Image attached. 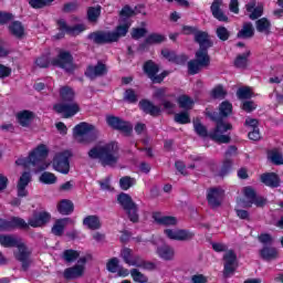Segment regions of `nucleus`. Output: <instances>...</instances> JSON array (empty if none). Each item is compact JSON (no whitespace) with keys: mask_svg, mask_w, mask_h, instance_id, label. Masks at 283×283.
Masks as SVG:
<instances>
[{"mask_svg":"<svg viewBox=\"0 0 283 283\" xmlns=\"http://www.w3.org/2000/svg\"><path fill=\"white\" fill-rule=\"evenodd\" d=\"M117 202L124 209L130 222H134V223L138 222L139 220L138 205L134 202V199H132V196L125 192H122L117 196Z\"/></svg>","mask_w":283,"mask_h":283,"instance_id":"obj_6","label":"nucleus"},{"mask_svg":"<svg viewBox=\"0 0 283 283\" xmlns=\"http://www.w3.org/2000/svg\"><path fill=\"white\" fill-rule=\"evenodd\" d=\"M21 243V239L12 234H0V244L6 249H14Z\"/></svg>","mask_w":283,"mask_h":283,"instance_id":"obj_25","label":"nucleus"},{"mask_svg":"<svg viewBox=\"0 0 283 283\" xmlns=\"http://www.w3.org/2000/svg\"><path fill=\"white\" fill-rule=\"evenodd\" d=\"M247 12H249V19L251 21H255L260 19L264 14V6L262 3H256L255 0H251L248 4H245Z\"/></svg>","mask_w":283,"mask_h":283,"instance_id":"obj_20","label":"nucleus"},{"mask_svg":"<svg viewBox=\"0 0 283 283\" xmlns=\"http://www.w3.org/2000/svg\"><path fill=\"white\" fill-rule=\"evenodd\" d=\"M78 10V2H69L65 3L62 8V11L65 13L76 12Z\"/></svg>","mask_w":283,"mask_h":283,"instance_id":"obj_59","label":"nucleus"},{"mask_svg":"<svg viewBox=\"0 0 283 283\" xmlns=\"http://www.w3.org/2000/svg\"><path fill=\"white\" fill-rule=\"evenodd\" d=\"M145 34H147V29L135 28L132 31V39H135L136 41H138V39H143V36H145Z\"/></svg>","mask_w":283,"mask_h":283,"instance_id":"obj_56","label":"nucleus"},{"mask_svg":"<svg viewBox=\"0 0 283 283\" xmlns=\"http://www.w3.org/2000/svg\"><path fill=\"white\" fill-rule=\"evenodd\" d=\"M216 34L220 41H229V38L231 36V32H229V29L226 27H218Z\"/></svg>","mask_w":283,"mask_h":283,"instance_id":"obj_50","label":"nucleus"},{"mask_svg":"<svg viewBox=\"0 0 283 283\" xmlns=\"http://www.w3.org/2000/svg\"><path fill=\"white\" fill-rule=\"evenodd\" d=\"M38 67H50V55H42L35 60Z\"/></svg>","mask_w":283,"mask_h":283,"instance_id":"obj_55","label":"nucleus"},{"mask_svg":"<svg viewBox=\"0 0 283 283\" xmlns=\"http://www.w3.org/2000/svg\"><path fill=\"white\" fill-rule=\"evenodd\" d=\"M223 277H231L238 269V255L233 250H229L223 254Z\"/></svg>","mask_w":283,"mask_h":283,"instance_id":"obj_14","label":"nucleus"},{"mask_svg":"<svg viewBox=\"0 0 283 283\" xmlns=\"http://www.w3.org/2000/svg\"><path fill=\"white\" fill-rule=\"evenodd\" d=\"M256 32L261 34L269 35L271 34V21L266 18H261L255 21Z\"/></svg>","mask_w":283,"mask_h":283,"instance_id":"obj_32","label":"nucleus"},{"mask_svg":"<svg viewBox=\"0 0 283 283\" xmlns=\"http://www.w3.org/2000/svg\"><path fill=\"white\" fill-rule=\"evenodd\" d=\"M81 253L78 251L70 249L65 250L62 254L63 260H65L69 264L72 262H76L78 260Z\"/></svg>","mask_w":283,"mask_h":283,"instance_id":"obj_44","label":"nucleus"},{"mask_svg":"<svg viewBox=\"0 0 283 283\" xmlns=\"http://www.w3.org/2000/svg\"><path fill=\"white\" fill-rule=\"evenodd\" d=\"M52 65L65 70V72H74V56L70 51H60L57 56L51 61Z\"/></svg>","mask_w":283,"mask_h":283,"instance_id":"obj_11","label":"nucleus"},{"mask_svg":"<svg viewBox=\"0 0 283 283\" xmlns=\"http://www.w3.org/2000/svg\"><path fill=\"white\" fill-rule=\"evenodd\" d=\"M164 41H167V38L160 33H151L149 34L145 42L139 45V48H145L147 45H156L159 43H164Z\"/></svg>","mask_w":283,"mask_h":283,"instance_id":"obj_31","label":"nucleus"},{"mask_svg":"<svg viewBox=\"0 0 283 283\" xmlns=\"http://www.w3.org/2000/svg\"><path fill=\"white\" fill-rule=\"evenodd\" d=\"M57 30H60V34L56 35V39H63L65 34H69V36H78L82 32H85L87 30V27L85 24H75L73 27H70L67 24V21L65 19L57 20Z\"/></svg>","mask_w":283,"mask_h":283,"instance_id":"obj_9","label":"nucleus"},{"mask_svg":"<svg viewBox=\"0 0 283 283\" xmlns=\"http://www.w3.org/2000/svg\"><path fill=\"white\" fill-rule=\"evenodd\" d=\"M107 74V66L102 62H98L95 66L88 65L85 71V76L94 81V78H98V76H105Z\"/></svg>","mask_w":283,"mask_h":283,"instance_id":"obj_19","label":"nucleus"},{"mask_svg":"<svg viewBox=\"0 0 283 283\" xmlns=\"http://www.w3.org/2000/svg\"><path fill=\"white\" fill-rule=\"evenodd\" d=\"M31 181L32 175L30 172L25 171L21 175L17 186L19 198H25V196H28V190L25 189V187H28Z\"/></svg>","mask_w":283,"mask_h":283,"instance_id":"obj_22","label":"nucleus"},{"mask_svg":"<svg viewBox=\"0 0 283 283\" xmlns=\"http://www.w3.org/2000/svg\"><path fill=\"white\" fill-rule=\"evenodd\" d=\"M222 198H224V190H222V188L214 187L208 190L207 200L212 209H218V207L222 205Z\"/></svg>","mask_w":283,"mask_h":283,"instance_id":"obj_18","label":"nucleus"},{"mask_svg":"<svg viewBox=\"0 0 283 283\" xmlns=\"http://www.w3.org/2000/svg\"><path fill=\"white\" fill-rule=\"evenodd\" d=\"M168 72L167 71H164L163 73H160L159 75L158 74H155L154 76H150V81H153V83H160L161 81H165V78L168 76Z\"/></svg>","mask_w":283,"mask_h":283,"instance_id":"obj_63","label":"nucleus"},{"mask_svg":"<svg viewBox=\"0 0 283 283\" xmlns=\"http://www.w3.org/2000/svg\"><path fill=\"white\" fill-rule=\"evenodd\" d=\"M195 41L199 44V50L201 54H209V48H213V42L209 39V33L205 31H197L195 33Z\"/></svg>","mask_w":283,"mask_h":283,"instance_id":"obj_17","label":"nucleus"},{"mask_svg":"<svg viewBox=\"0 0 283 283\" xmlns=\"http://www.w3.org/2000/svg\"><path fill=\"white\" fill-rule=\"evenodd\" d=\"M136 14V11L126 4L119 12V23L114 31H95L87 35V40L92 41L96 45H105L107 43H118L123 36H127L129 28H132V17Z\"/></svg>","mask_w":283,"mask_h":283,"instance_id":"obj_1","label":"nucleus"},{"mask_svg":"<svg viewBox=\"0 0 283 283\" xmlns=\"http://www.w3.org/2000/svg\"><path fill=\"white\" fill-rule=\"evenodd\" d=\"M73 134L80 138V143H92L96 140L98 130L94 125L82 122L73 128Z\"/></svg>","mask_w":283,"mask_h":283,"instance_id":"obj_7","label":"nucleus"},{"mask_svg":"<svg viewBox=\"0 0 283 283\" xmlns=\"http://www.w3.org/2000/svg\"><path fill=\"white\" fill-rule=\"evenodd\" d=\"M196 59L188 62V74L195 76V74H200L205 67L211 65V57L209 54L202 52H196Z\"/></svg>","mask_w":283,"mask_h":283,"instance_id":"obj_8","label":"nucleus"},{"mask_svg":"<svg viewBox=\"0 0 283 283\" xmlns=\"http://www.w3.org/2000/svg\"><path fill=\"white\" fill-rule=\"evenodd\" d=\"M243 193L248 200L244 207H253V205L255 207H264V205H266V198L258 195L252 187H245Z\"/></svg>","mask_w":283,"mask_h":283,"instance_id":"obj_16","label":"nucleus"},{"mask_svg":"<svg viewBox=\"0 0 283 283\" xmlns=\"http://www.w3.org/2000/svg\"><path fill=\"white\" fill-rule=\"evenodd\" d=\"M33 117H34V114L30 111H23V112L18 113V115H17L18 123L22 127H28L30 125V123H32Z\"/></svg>","mask_w":283,"mask_h":283,"instance_id":"obj_38","label":"nucleus"},{"mask_svg":"<svg viewBox=\"0 0 283 283\" xmlns=\"http://www.w3.org/2000/svg\"><path fill=\"white\" fill-rule=\"evenodd\" d=\"M237 96L240 101L251 98V90L249 87H242L237 91Z\"/></svg>","mask_w":283,"mask_h":283,"instance_id":"obj_57","label":"nucleus"},{"mask_svg":"<svg viewBox=\"0 0 283 283\" xmlns=\"http://www.w3.org/2000/svg\"><path fill=\"white\" fill-rule=\"evenodd\" d=\"M101 10L102 7L98 4L96 7H90L87 9V20L90 21V23H96L98 21V19L101 18Z\"/></svg>","mask_w":283,"mask_h":283,"instance_id":"obj_40","label":"nucleus"},{"mask_svg":"<svg viewBox=\"0 0 283 283\" xmlns=\"http://www.w3.org/2000/svg\"><path fill=\"white\" fill-rule=\"evenodd\" d=\"M249 56H251V52H245L237 56L234 60V66L239 70H245L247 65H249Z\"/></svg>","mask_w":283,"mask_h":283,"instance_id":"obj_43","label":"nucleus"},{"mask_svg":"<svg viewBox=\"0 0 283 283\" xmlns=\"http://www.w3.org/2000/svg\"><path fill=\"white\" fill-rule=\"evenodd\" d=\"M60 98L62 103H74V90L70 86H62L60 88Z\"/></svg>","mask_w":283,"mask_h":283,"instance_id":"obj_37","label":"nucleus"},{"mask_svg":"<svg viewBox=\"0 0 283 283\" xmlns=\"http://www.w3.org/2000/svg\"><path fill=\"white\" fill-rule=\"evenodd\" d=\"M56 180V176L50 171H44L40 176V182H43V185H55Z\"/></svg>","mask_w":283,"mask_h":283,"instance_id":"obj_47","label":"nucleus"},{"mask_svg":"<svg viewBox=\"0 0 283 283\" xmlns=\"http://www.w3.org/2000/svg\"><path fill=\"white\" fill-rule=\"evenodd\" d=\"M157 254L159 255V258H161V260H174V248H171L170 245H161L157 248Z\"/></svg>","mask_w":283,"mask_h":283,"instance_id":"obj_35","label":"nucleus"},{"mask_svg":"<svg viewBox=\"0 0 283 283\" xmlns=\"http://www.w3.org/2000/svg\"><path fill=\"white\" fill-rule=\"evenodd\" d=\"M161 55L164 59H167V61H170L171 63H175L176 60V52L175 51H169V49H164L161 51Z\"/></svg>","mask_w":283,"mask_h":283,"instance_id":"obj_61","label":"nucleus"},{"mask_svg":"<svg viewBox=\"0 0 283 283\" xmlns=\"http://www.w3.org/2000/svg\"><path fill=\"white\" fill-rule=\"evenodd\" d=\"M144 72H145V74H147L148 78H150L151 76H154L155 74H158V72H160V67L154 61L148 60L144 64Z\"/></svg>","mask_w":283,"mask_h":283,"instance_id":"obj_39","label":"nucleus"},{"mask_svg":"<svg viewBox=\"0 0 283 283\" xmlns=\"http://www.w3.org/2000/svg\"><path fill=\"white\" fill-rule=\"evenodd\" d=\"M70 158H72V153H70V150L57 153L53 158V169L59 171V174H70Z\"/></svg>","mask_w":283,"mask_h":283,"instance_id":"obj_10","label":"nucleus"},{"mask_svg":"<svg viewBox=\"0 0 283 283\" xmlns=\"http://www.w3.org/2000/svg\"><path fill=\"white\" fill-rule=\"evenodd\" d=\"M231 167H233V160L224 159L219 176H221V178H223V176H227V174L231 171Z\"/></svg>","mask_w":283,"mask_h":283,"instance_id":"obj_53","label":"nucleus"},{"mask_svg":"<svg viewBox=\"0 0 283 283\" xmlns=\"http://www.w3.org/2000/svg\"><path fill=\"white\" fill-rule=\"evenodd\" d=\"M130 275L136 283H147L149 282V277L138 271V269L130 270Z\"/></svg>","mask_w":283,"mask_h":283,"instance_id":"obj_48","label":"nucleus"},{"mask_svg":"<svg viewBox=\"0 0 283 283\" xmlns=\"http://www.w3.org/2000/svg\"><path fill=\"white\" fill-rule=\"evenodd\" d=\"M193 129L198 136L201 138H207L209 136V132L207 130V127L200 123V119L193 120Z\"/></svg>","mask_w":283,"mask_h":283,"instance_id":"obj_45","label":"nucleus"},{"mask_svg":"<svg viewBox=\"0 0 283 283\" xmlns=\"http://www.w3.org/2000/svg\"><path fill=\"white\" fill-rule=\"evenodd\" d=\"M118 262L119 261L117 258L111 259L106 264L107 271H109V273H118V269L120 268V265H118Z\"/></svg>","mask_w":283,"mask_h":283,"instance_id":"obj_54","label":"nucleus"},{"mask_svg":"<svg viewBox=\"0 0 283 283\" xmlns=\"http://www.w3.org/2000/svg\"><path fill=\"white\" fill-rule=\"evenodd\" d=\"M221 6H222V0H214L210 7V10L214 19H217L218 21L227 22L229 21V17H227V14H224L222 9H220Z\"/></svg>","mask_w":283,"mask_h":283,"instance_id":"obj_26","label":"nucleus"},{"mask_svg":"<svg viewBox=\"0 0 283 283\" xmlns=\"http://www.w3.org/2000/svg\"><path fill=\"white\" fill-rule=\"evenodd\" d=\"M253 36H255V29L251 22H244L241 30L237 33L238 39H253Z\"/></svg>","mask_w":283,"mask_h":283,"instance_id":"obj_28","label":"nucleus"},{"mask_svg":"<svg viewBox=\"0 0 283 283\" xmlns=\"http://www.w3.org/2000/svg\"><path fill=\"white\" fill-rule=\"evenodd\" d=\"M175 122L179 123V125H187L188 123H191V118L189 117V113L181 112L175 114Z\"/></svg>","mask_w":283,"mask_h":283,"instance_id":"obj_51","label":"nucleus"},{"mask_svg":"<svg viewBox=\"0 0 283 283\" xmlns=\"http://www.w3.org/2000/svg\"><path fill=\"white\" fill-rule=\"evenodd\" d=\"M106 123L112 127V129L120 132L122 134H125V136H129L132 132H134V126L132 123L124 120L120 117L107 116Z\"/></svg>","mask_w":283,"mask_h":283,"instance_id":"obj_12","label":"nucleus"},{"mask_svg":"<svg viewBox=\"0 0 283 283\" xmlns=\"http://www.w3.org/2000/svg\"><path fill=\"white\" fill-rule=\"evenodd\" d=\"M261 182L266 187H271L272 189H276L280 187V177H277L274 172H266L261 175Z\"/></svg>","mask_w":283,"mask_h":283,"instance_id":"obj_27","label":"nucleus"},{"mask_svg":"<svg viewBox=\"0 0 283 283\" xmlns=\"http://www.w3.org/2000/svg\"><path fill=\"white\" fill-rule=\"evenodd\" d=\"M15 249H18V251L13 252L15 260L21 262L23 271H28L30 264H32V251L22 242Z\"/></svg>","mask_w":283,"mask_h":283,"instance_id":"obj_13","label":"nucleus"},{"mask_svg":"<svg viewBox=\"0 0 283 283\" xmlns=\"http://www.w3.org/2000/svg\"><path fill=\"white\" fill-rule=\"evenodd\" d=\"M224 156H226V160H231V158L238 156V147L229 146Z\"/></svg>","mask_w":283,"mask_h":283,"instance_id":"obj_62","label":"nucleus"},{"mask_svg":"<svg viewBox=\"0 0 283 283\" xmlns=\"http://www.w3.org/2000/svg\"><path fill=\"white\" fill-rule=\"evenodd\" d=\"M9 32L15 36V39H23V34H25V28L20 21H13L9 25Z\"/></svg>","mask_w":283,"mask_h":283,"instance_id":"obj_34","label":"nucleus"},{"mask_svg":"<svg viewBox=\"0 0 283 283\" xmlns=\"http://www.w3.org/2000/svg\"><path fill=\"white\" fill-rule=\"evenodd\" d=\"M139 109L144 112V114H149V116H160V106H156L149 99H142L139 102Z\"/></svg>","mask_w":283,"mask_h":283,"instance_id":"obj_21","label":"nucleus"},{"mask_svg":"<svg viewBox=\"0 0 283 283\" xmlns=\"http://www.w3.org/2000/svg\"><path fill=\"white\" fill-rule=\"evenodd\" d=\"M67 222H71L70 218L57 219L51 230L53 235H57L59 238H61V235H63V233L65 232V227H67Z\"/></svg>","mask_w":283,"mask_h":283,"instance_id":"obj_30","label":"nucleus"},{"mask_svg":"<svg viewBox=\"0 0 283 283\" xmlns=\"http://www.w3.org/2000/svg\"><path fill=\"white\" fill-rule=\"evenodd\" d=\"M227 96V91L222 86H217L212 90L213 98H224Z\"/></svg>","mask_w":283,"mask_h":283,"instance_id":"obj_60","label":"nucleus"},{"mask_svg":"<svg viewBox=\"0 0 283 283\" xmlns=\"http://www.w3.org/2000/svg\"><path fill=\"white\" fill-rule=\"evenodd\" d=\"M53 109L57 114H63L64 118H72L75 114H78V104L75 102H62L53 106Z\"/></svg>","mask_w":283,"mask_h":283,"instance_id":"obj_15","label":"nucleus"},{"mask_svg":"<svg viewBox=\"0 0 283 283\" xmlns=\"http://www.w3.org/2000/svg\"><path fill=\"white\" fill-rule=\"evenodd\" d=\"M84 227H87V229H91V231H96L101 229V219L98 216H87L83 220Z\"/></svg>","mask_w":283,"mask_h":283,"instance_id":"obj_33","label":"nucleus"},{"mask_svg":"<svg viewBox=\"0 0 283 283\" xmlns=\"http://www.w3.org/2000/svg\"><path fill=\"white\" fill-rule=\"evenodd\" d=\"M50 213L48 212H35L28 222L25 220L13 217L11 220L0 219V231H12V229H29L32 227L36 229L38 227H43L50 222Z\"/></svg>","mask_w":283,"mask_h":283,"instance_id":"obj_4","label":"nucleus"},{"mask_svg":"<svg viewBox=\"0 0 283 283\" xmlns=\"http://www.w3.org/2000/svg\"><path fill=\"white\" fill-rule=\"evenodd\" d=\"M57 211L62 216H70V213L74 212V203L67 199H63L59 205H57Z\"/></svg>","mask_w":283,"mask_h":283,"instance_id":"obj_36","label":"nucleus"},{"mask_svg":"<svg viewBox=\"0 0 283 283\" xmlns=\"http://www.w3.org/2000/svg\"><path fill=\"white\" fill-rule=\"evenodd\" d=\"M177 103L179 107L181 109H186V112H189V109L193 108V99L188 95H180L177 99Z\"/></svg>","mask_w":283,"mask_h":283,"instance_id":"obj_41","label":"nucleus"},{"mask_svg":"<svg viewBox=\"0 0 283 283\" xmlns=\"http://www.w3.org/2000/svg\"><path fill=\"white\" fill-rule=\"evenodd\" d=\"M259 242H261V244H264V247L269 245V244H273V237H271V234L269 233H262L258 237Z\"/></svg>","mask_w":283,"mask_h":283,"instance_id":"obj_58","label":"nucleus"},{"mask_svg":"<svg viewBox=\"0 0 283 283\" xmlns=\"http://www.w3.org/2000/svg\"><path fill=\"white\" fill-rule=\"evenodd\" d=\"M231 112H233V105L229 102H222L219 106V113L213 112L209 114L211 120L217 123L213 132L209 134V137L211 140H214V143L223 145L231 143V135L224 134L233 129V126L230 123H224L223 120V118H227Z\"/></svg>","mask_w":283,"mask_h":283,"instance_id":"obj_2","label":"nucleus"},{"mask_svg":"<svg viewBox=\"0 0 283 283\" xmlns=\"http://www.w3.org/2000/svg\"><path fill=\"white\" fill-rule=\"evenodd\" d=\"M119 151L118 143L109 142L91 148L88 150V158L91 160H98L103 167H114L120 158Z\"/></svg>","mask_w":283,"mask_h":283,"instance_id":"obj_3","label":"nucleus"},{"mask_svg":"<svg viewBox=\"0 0 283 283\" xmlns=\"http://www.w3.org/2000/svg\"><path fill=\"white\" fill-rule=\"evenodd\" d=\"M120 258L124 260L125 264H128V266L132 264V260L134 259V253L132 249L124 248L120 251Z\"/></svg>","mask_w":283,"mask_h":283,"instance_id":"obj_52","label":"nucleus"},{"mask_svg":"<svg viewBox=\"0 0 283 283\" xmlns=\"http://www.w3.org/2000/svg\"><path fill=\"white\" fill-rule=\"evenodd\" d=\"M48 147L45 145L38 146L29 157L19 158L15 160V165L21 167H35V171H45L48 169V164L45 163V158H48Z\"/></svg>","mask_w":283,"mask_h":283,"instance_id":"obj_5","label":"nucleus"},{"mask_svg":"<svg viewBox=\"0 0 283 283\" xmlns=\"http://www.w3.org/2000/svg\"><path fill=\"white\" fill-rule=\"evenodd\" d=\"M260 256L262 260H265V262H271V260L277 259V249L269 245H264L260 250Z\"/></svg>","mask_w":283,"mask_h":283,"instance_id":"obj_29","label":"nucleus"},{"mask_svg":"<svg viewBox=\"0 0 283 283\" xmlns=\"http://www.w3.org/2000/svg\"><path fill=\"white\" fill-rule=\"evenodd\" d=\"M136 185V179L125 176L119 179V187L124 191H127V189H130V187H134Z\"/></svg>","mask_w":283,"mask_h":283,"instance_id":"obj_46","label":"nucleus"},{"mask_svg":"<svg viewBox=\"0 0 283 283\" xmlns=\"http://www.w3.org/2000/svg\"><path fill=\"white\" fill-rule=\"evenodd\" d=\"M124 101H126V103H138V95L136 94V91H134L133 88H127L124 92Z\"/></svg>","mask_w":283,"mask_h":283,"instance_id":"obj_49","label":"nucleus"},{"mask_svg":"<svg viewBox=\"0 0 283 283\" xmlns=\"http://www.w3.org/2000/svg\"><path fill=\"white\" fill-rule=\"evenodd\" d=\"M83 273H85V266L75 264L64 270V277L65 280H78V277H83Z\"/></svg>","mask_w":283,"mask_h":283,"instance_id":"obj_23","label":"nucleus"},{"mask_svg":"<svg viewBox=\"0 0 283 283\" xmlns=\"http://www.w3.org/2000/svg\"><path fill=\"white\" fill-rule=\"evenodd\" d=\"M192 238H196V233L187 229H178L177 242H189Z\"/></svg>","mask_w":283,"mask_h":283,"instance_id":"obj_42","label":"nucleus"},{"mask_svg":"<svg viewBox=\"0 0 283 283\" xmlns=\"http://www.w3.org/2000/svg\"><path fill=\"white\" fill-rule=\"evenodd\" d=\"M153 219L157 224H161L163 227H176L178 224V219L175 217L163 216L160 212H154Z\"/></svg>","mask_w":283,"mask_h":283,"instance_id":"obj_24","label":"nucleus"},{"mask_svg":"<svg viewBox=\"0 0 283 283\" xmlns=\"http://www.w3.org/2000/svg\"><path fill=\"white\" fill-rule=\"evenodd\" d=\"M271 161L274 165H283V156H282V154H280V153H272Z\"/></svg>","mask_w":283,"mask_h":283,"instance_id":"obj_64","label":"nucleus"}]
</instances>
